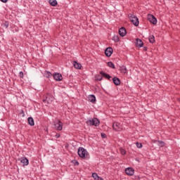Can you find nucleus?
Returning a JSON list of instances; mask_svg holds the SVG:
<instances>
[{"instance_id": "nucleus-13", "label": "nucleus", "mask_w": 180, "mask_h": 180, "mask_svg": "<svg viewBox=\"0 0 180 180\" xmlns=\"http://www.w3.org/2000/svg\"><path fill=\"white\" fill-rule=\"evenodd\" d=\"M20 162L22 164L23 167L29 165V160L27 158H22Z\"/></svg>"}, {"instance_id": "nucleus-26", "label": "nucleus", "mask_w": 180, "mask_h": 180, "mask_svg": "<svg viewBox=\"0 0 180 180\" xmlns=\"http://www.w3.org/2000/svg\"><path fill=\"white\" fill-rule=\"evenodd\" d=\"M4 27H6V29H8V27H9V22L5 21L4 23Z\"/></svg>"}, {"instance_id": "nucleus-30", "label": "nucleus", "mask_w": 180, "mask_h": 180, "mask_svg": "<svg viewBox=\"0 0 180 180\" xmlns=\"http://www.w3.org/2000/svg\"><path fill=\"white\" fill-rule=\"evenodd\" d=\"M19 77H20V78H23V77H24L23 72L21 71L19 72Z\"/></svg>"}, {"instance_id": "nucleus-8", "label": "nucleus", "mask_w": 180, "mask_h": 180, "mask_svg": "<svg viewBox=\"0 0 180 180\" xmlns=\"http://www.w3.org/2000/svg\"><path fill=\"white\" fill-rule=\"evenodd\" d=\"M105 54L106 57H110V56L113 54V49H112V47L106 48L105 51Z\"/></svg>"}, {"instance_id": "nucleus-25", "label": "nucleus", "mask_w": 180, "mask_h": 180, "mask_svg": "<svg viewBox=\"0 0 180 180\" xmlns=\"http://www.w3.org/2000/svg\"><path fill=\"white\" fill-rule=\"evenodd\" d=\"M107 65L108 67H110V68H115V64H113L112 62H108Z\"/></svg>"}, {"instance_id": "nucleus-23", "label": "nucleus", "mask_w": 180, "mask_h": 180, "mask_svg": "<svg viewBox=\"0 0 180 180\" xmlns=\"http://www.w3.org/2000/svg\"><path fill=\"white\" fill-rule=\"evenodd\" d=\"M45 77H46V78H51V77H53V74H51V72L47 71V72H46V73H45Z\"/></svg>"}, {"instance_id": "nucleus-22", "label": "nucleus", "mask_w": 180, "mask_h": 180, "mask_svg": "<svg viewBox=\"0 0 180 180\" xmlns=\"http://www.w3.org/2000/svg\"><path fill=\"white\" fill-rule=\"evenodd\" d=\"M149 41L150 43H155V38L154 37V35H150L149 37Z\"/></svg>"}, {"instance_id": "nucleus-16", "label": "nucleus", "mask_w": 180, "mask_h": 180, "mask_svg": "<svg viewBox=\"0 0 180 180\" xmlns=\"http://www.w3.org/2000/svg\"><path fill=\"white\" fill-rule=\"evenodd\" d=\"M112 82L116 86L120 85V79H119L118 77H115L112 78Z\"/></svg>"}, {"instance_id": "nucleus-10", "label": "nucleus", "mask_w": 180, "mask_h": 180, "mask_svg": "<svg viewBox=\"0 0 180 180\" xmlns=\"http://www.w3.org/2000/svg\"><path fill=\"white\" fill-rule=\"evenodd\" d=\"M125 173L127 174V175L131 176L134 175V170L131 167H128L125 169Z\"/></svg>"}, {"instance_id": "nucleus-27", "label": "nucleus", "mask_w": 180, "mask_h": 180, "mask_svg": "<svg viewBox=\"0 0 180 180\" xmlns=\"http://www.w3.org/2000/svg\"><path fill=\"white\" fill-rule=\"evenodd\" d=\"M136 146L137 148H141L143 147V144L141 143L136 142Z\"/></svg>"}, {"instance_id": "nucleus-11", "label": "nucleus", "mask_w": 180, "mask_h": 180, "mask_svg": "<svg viewBox=\"0 0 180 180\" xmlns=\"http://www.w3.org/2000/svg\"><path fill=\"white\" fill-rule=\"evenodd\" d=\"M126 33H127L126 28L121 27L119 30V34L120 36H121V37H124V36H126Z\"/></svg>"}, {"instance_id": "nucleus-15", "label": "nucleus", "mask_w": 180, "mask_h": 180, "mask_svg": "<svg viewBox=\"0 0 180 180\" xmlns=\"http://www.w3.org/2000/svg\"><path fill=\"white\" fill-rule=\"evenodd\" d=\"M100 75H102V77H104V78H106L107 79H110V78H112L111 75L104 72L103 71L100 72Z\"/></svg>"}, {"instance_id": "nucleus-3", "label": "nucleus", "mask_w": 180, "mask_h": 180, "mask_svg": "<svg viewBox=\"0 0 180 180\" xmlns=\"http://www.w3.org/2000/svg\"><path fill=\"white\" fill-rule=\"evenodd\" d=\"M129 20H131V23H133L134 26H139V18H137V16L133 14H129Z\"/></svg>"}, {"instance_id": "nucleus-28", "label": "nucleus", "mask_w": 180, "mask_h": 180, "mask_svg": "<svg viewBox=\"0 0 180 180\" xmlns=\"http://www.w3.org/2000/svg\"><path fill=\"white\" fill-rule=\"evenodd\" d=\"M92 176L94 179H98V178H99V176H98V174L96 173H93Z\"/></svg>"}, {"instance_id": "nucleus-35", "label": "nucleus", "mask_w": 180, "mask_h": 180, "mask_svg": "<svg viewBox=\"0 0 180 180\" xmlns=\"http://www.w3.org/2000/svg\"><path fill=\"white\" fill-rule=\"evenodd\" d=\"M158 143H159L160 144H164V141H159Z\"/></svg>"}, {"instance_id": "nucleus-6", "label": "nucleus", "mask_w": 180, "mask_h": 180, "mask_svg": "<svg viewBox=\"0 0 180 180\" xmlns=\"http://www.w3.org/2000/svg\"><path fill=\"white\" fill-rule=\"evenodd\" d=\"M53 99H54V97L51 96L49 94H47V96H46V98L43 99V102L44 103L50 104L51 103V102H53Z\"/></svg>"}, {"instance_id": "nucleus-5", "label": "nucleus", "mask_w": 180, "mask_h": 180, "mask_svg": "<svg viewBox=\"0 0 180 180\" xmlns=\"http://www.w3.org/2000/svg\"><path fill=\"white\" fill-rule=\"evenodd\" d=\"M147 18L148 20H149L150 23L153 25H157V18L153 15L148 14Z\"/></svg>"}, {"instance_id": "nucleus-37", "label": "nucleus", "mask_w": 180, "mask_h": 180, "mask_svg": "<svg viewBox=\"0 0 180 180\" xmlns=\"http://www.w3.org/2000/svg\"><path fill=\"white\" fill-rule=\"evenodd\" d=\"M143 50H145L146 51L147 47H144Z\"/></svg>"}, {"instance_id": "nucleus-9", "label": "nucleus", "mask_w": 180, "mask_h": 180, "mask_svg": "<svg viewBox=\"0 0 180 180\" xmlns=\"http://www.w3.org/2000/svg\"><path fill=\"white\" fill-rule=\"evenodd\" d=\"M53 78L55 79V81H63V75L60 73L53 74Z\"/></svg>"}, {"instance_id": "nucleus-1", "label": "nucleus", "mask_w": 180, "mask_h": 180, "mask_svg": "<svg viewBox=\"0 0 180 180\" xmlns=\"http://www.w3.org/2000/svg\"><path fill=\"white\" fill-rule=\"evenodd\" d=\"M77 154L79 157H80V158H83V160L89 159V154L88 153V151L82 147H79L78 148Z\"/></svg>"}, {"instance_id": "nucleus-2", "label": "nucleus", "mask_w": 180, "mask_h": 180, "mask_svg": "<svg viewBox=\"0 0 180 180\" xmlns=\"http://www.w3.org/2000/svg\"><path fill=\"white\" fill-rule=\"evenodd\" d=\"M86 124L88 126H95V127H96L97 126H99V120H98V118H89V120H87L86 122Z\"/></svg>"}, {"instance_id": "nucleus-14", "label": "nucleus", "mask_w": 180, "mask_h": 180, "mask_svg": "<svg viewBox=\"0 0 180 180\" xmlns=\"http://www.w3.org/2000/svg\"><path fill=\"white\" fill-rule=\"evenodd\" d=\"M136 47H143V46H144V44L143 43V41L141 39L137 38L136 41Z\"/></svg>"}, {"instance_id": "nucleus-18", "label": "nucleus", "mask_w": 180, "mask_h": 180, "mask_svg": "<svg viewBox=\"0 0 180 180\" xmlns=\"http://www.w3.org/2000/svg\"><path fill=\"white\" fill-rule=\"evenodd\" d=\"M28 120V124H30V126H34V120H33V117H30L27 119Z\"/></svg>"}, {"instance_id": "nucleus-19", "label": "nucleus", "mask_w": 180, "mask_h": 180, "mask_svg": "<svg viewBox=\"0 0 180 180\" xmlns=\"http://www.w3.org/2000/svg\"><path fill=\"white\" fill-rule=\"evenodd\" d=\"M120 70L122 74H127V69L126 68V66L122 65L120 67Z\"/></svg>"}, {"instance_id": "nucleus-29", "label": "nucleus", "mask_w": 180, "mask_h": 180, "mask_svg": "<svg viewBox=\"0 0 180 180\" xmlns=\"http://www.w3.org/2000/svg\"><path fill=\"white\" fill-rule=\"evenodd\" d=\"M121 154H122V155H126V150L124 149H122Z\"/></svg>"}, {"instance_id": "nucleus-34", "label": "nucleus", "mask_w": 180, "mask_h": 180, "mask_svg": "<svg viewBox=\"0 0 180 180\" xmlns=\"http://www.w3.org/2000/svg\"><path fill=\"white\" fill-rule=\"evenodd\" d=\"M75 165H79V162L78 161H75Z\"/></svg>"}, {"instance_id": "nucleus-36", "label": "nucleus", "mask_w": 180, "mask_h": 180, "mask_svg": "<svg viewBox=\"0 0 180 180\" xmlns=\"http://www.w3.org/2000/svg\"><path fill=\"white\" fill-rule=\"evenodd\" d=\"M97 179L98 180H103V179H102V177H98Z\"/></svg>"}, {"instance_id": "nucleus-20", "label": "nucleus", "mask_w": 180, "mask_h": 180, "mask_svg": "<svg viewBox=\"0 0 180 180\" xmlns=\"http://www.w3.org/2000/svg\"><path fill=\"white\" fill-rule=\"evenodd\" d=\"M49 4L51 6H57V0H49Z\"/></svg>"}, {"instance_id": "nucleus-24", "label": "nucleus", "mask_w": 180, "mask_h": 180, "mask_svg": "<svg viewBox=\"0 0 180 180\" xmlns=\"http://www.w3.org/2000/svg\"><path fill=\"white\" fill-rule=\"evenodd\" d=\"M112 40H114V41L115 43H118V41H120V39H119V36L117 35H115L113 37H112Z\"/></svg>"}, {"instance_id": "nucleus-33", "label": "nucleus", "mask_w": 180, "mask_h": 180, "mask_svg": "<svg viewBox=\"0 0 180 180\" xmlns=\"http://www.w3.org/2000/svg\"><path fill=\"white\" fill-rule=\"evenodd\" d=\"M1 2H4V4H6L8 2V0H0Z\"/></svg>"}, {"instance_id": "nucleus-4", "label": "nucleus", "mask_w": 180, "mask_h": 180, "mask_svg": "<svg viewBox=\"0 0 180 180\" xmlns=\"http://www.w3.org/2000/svg\"><path fill=\"white\" fill-rule=\"evenodd\" d=\"M53 126L55 127L56 130H63V123L60 120H55V122H53Z\"/></svg>"}, {"instance_id": "nucleus-7", "label": "nucleus", "mask_w": 180, "mask_h": 180, "mask_svg": "<svg viewBox=\"0 0 180 180\" xmlns=\"http://www.w3.org/2000/svg\"><path fill=\"white\" fill-rule=\"evenodd\" d=\"M112 128L115 131H122V125L119 122H114L112 124Z\"/></svg>"}, {"instance_id": "nucleus-21", "label": "nucleus", "mask_w": 180, "mask_h": 180, "mask_svg": "<svg viewBox=\"0 0 180 180\" xmlns=\"http://www.w3.org/2000/svg\"><path fill=\"white\" fill-rule=\"evenodd\" d=\"M96 81H102L103 79V77L101 75H97L95 77Z\"/></svg>"}, {"instance_id": "nucleus-38", "label": "nucleus", "mask_w": 180, "mask_h": 180, "mask_svg": "<svg viewBox=\"0 0 180 180\" xmlns=\"http://www.w3.org/2000/svg\"><path fill=\"white\" fill-rule=\"evenodd\" d=\"M21 113H25V111H23V110H22Z\"/></svg>"}, {"instance_id": "nucleus-12", "label": "nucleus", "mask_w": 180, "mask_h": 180, "mask_svg": "<svg viewBox=\"0 0 180 180\" xmlns=\"http://www.w3.org/2000/svg\"><path fill=\"white\" fill-rule=\"evenodd\" d=\"M88 99H89V102H91V103H96V97H95V95H94V94L89 95Z\"/></svg>"}, {"instance_id": "nucleus-32", "label": "nucleus", "mask_w": 180, "mask_h": 180, "mask_svg": "<svg viewBox=\"0 0 180 180\" xmlns=\"http://www.w3.org/2000/svg\"><path fill=\"white\" fill-rule=\"evenodd\" d=\"M55 137L56 139H60V134H56Z\"/></svg>"}, {"instance_id": "nucleus-31", "label": "nucleus", "mask_w": 180, "mask_h": 180, "mask_svg": "<svg viewBox=\"0 0 180 180\" xmlns=\"http://www.w3.org/2000/svg\"><path fill=\"white\" fill-rule=\"evenodd\" d=\"M101 137H102V139H106V134L101 133Z\"/></svg>"}, {"instance_id": "nucleus-17", "label": "nucleus", "mask_w": 180, "mask_h": 180, "mask_svg": "<svg viewBox=\"0 0 180 180\" xmlns=\"http://www.w3.org/2000/svg\"><path fill=\"white\" fill-rule=\"evenodd\" d=\"M73 65H74L75 68H76L77 70H81V68L82 67L81 63H79L77 61L73 62Z\"/></svg>"}]
</instances>
